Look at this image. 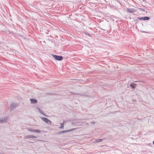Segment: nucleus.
I'll return each instance as SVG.
<instances>
[{"label":"nucleus","instance_id":"f257e3e1","mask_svg":"<svg viewBox=\"0 0 154 154\" xmlns=\"http://www.w3.org/2000/svg\"><path fill=\"white\" fill-rule=\"evenodd\" d=\"M18 106V104L17 103H12L10 104V110L11 111L13 109L15 108L16 107H17Z\"/></svg>","mask_w":154,"mask_h":154},{"label":"nucleus","instance_id":"f03ea898","mask_svg":"<svg viewBox=\"0 0 154 154\" xmlns=\"http://www.w3.org/2000/svg\"><path fill=\"white\" fill-rule=\"evenodd\" d=\"M52 56L56 60H63V57L62 56H58L55 54H53Z\"/></svg>","mask_w":154,"mask_h":154},{"label":"nucleus","instance_id":"7ed1b4c3","mask_svg":"<svg viewBox=\"0 0 154 154\" xmlns=\"http://www.w3.org/2000/svg\"><path fill=\"white\" fill-rule=\"evenodd\" d=\"M76 130L75 128H73V129H72L70 130H67L64 131H61L59 132L58 133H59V134H60L62 133L69 132L71 131H72L73 130Z\"/></svg>","mask_w":154,"mask_h":154},{"label":"nucleus","instance_id":"20e7f679","mask_svg":"<svg viewBox=\"0 0 154 154\" xmlns=\"http://www.w3.org/2000/svg\"><path fill=\"white\" fill-rule=\"evenodd\" d=\"M37 137L36 136L30 135H27L25 137V139L36 138Z\"/></svg>","mask_w":154,"mask_h":154},{"label":"nucleus","instance_id":"39448f33","mask_svg":"<svg viewBox=\"0 0 154 154\" xmlns=\"http://www.w3.org/2000/svg\"><path fill=\"white\" fill-rule=\"evenodd\" d=\"M8 119V117H5L0 119V123H5Z\"/></svg>","mask_w":154,"mask_h":154},{"label":"nucleus","instance_id":"423d86ee","mask_svg":"<svg viewBox=\"0 0 154 154\" xmlns=\"http://www.w3.org/2000/svg\"><path fill=\"white\" fill-rule=\"evenodd\" d=\"M41 119L43 121L47 123H48V122L50 123H51V122L46 118L42 117Z\"/></svg>","mask_w":154,"mask_h":154},{"label":"nucleus","instance_id":"0eeeda50","mask_svg":"<svg viewBox=\"0 0 154 154\" xmlns=\"http://www.w3.org/2000/svg\"><path fill=\"white\" fill-rule=\"evenodd\" d=\"M127 11L129 12L132 13L136 12V11L134 9L128 8Z\"/></svg>","mask_w":154,"mask_h":154},{"label":"nucleus","instance_id":"6e6552de","mask_svg":"<svg viewBox=\"0 0 154 154\" xmlns=\"http://www.w3.org/2000/svg\"><path fill=\"white\" fill-rule=\"evenodd\" d=\"M139 20H148L149 19V18L147 17H138V18Z\"/></svg>","mask_w":154,"mask_h":154},{"label":"nucleus","instance_id":"1a4fd4ad","mask_svg":"<svg viewBox=\"0 0 154 154\" xmlns=\"http://www.w3.org/2000/svg\"><path fill=\"white\" fill-rule=\"evenodd\" d=\"M30 101L32 103H37V100L35 99H30Z\"/></svg>","mask_w":154,"mask_h":154},{"label":"nucleus","instance_id":"9d476101","mask_svg":"<svg viewBox=\"0 0 154 154\" xmlns=\"http://www.w3.org/2000/svg\"><path fill=\"white\" fill-rule=\"evenodd\" d=\"M103 140V139H98L95 140L94 141V142L95 143L99 142L102 141Z\"/></svg>","mask_w":154,"mask_h":154},{"label":"nucleus","instance_id":"9b49d317","mask_svg":"<svg viewBox=\"0 0 154 154\" xmlns=\"http://www.w3.org/2000/svg\"><path fill=\"white\" fill-rule=\"evenodd\" d=\"M39 111V112L42 113V114H43V115H44L45 116H47L45 115V114L44 113V112H43L42 111V110H41L39 108H38Z\"/></svg>","mask_w":154,"mask_h":154},{"label":"nucleus","instance_id":"f8f14e48","mask_svg":"<svg viewBox=\"0 0 154 154\" xmlns=\"http://www.w3.org/2000/svg\"><path fill=\"white\" fill-rule=\"evenodd\" d=\"M65 122V121H64L63 123L60 124V126L59 127V128H62L63 127L64 123Z\"/></svg>","mask_w":154,"mask_h":154},{"label":"nucleus","instance_id":"ddd939ff","mask_svg":"<svg viewBox=\"0 0 154 154\" xmlns=\"http://www.w3.org/2000/svg\"><path fill=\"white\" fill-rule=\"evenodd\" d=\"M136 85L134 83H133L132 84H130V86L132 88H134Z\"/></svg>","mask_w":154,"mask_h":154},{"label":"nucleus","instance_id":"4468645a","mask_svg":"<svg viewBox=\"0 0 154 154\" xmlns=\"http://www.w3.org/2000/svg\"><path fill=\"white\" fill-rule=\"evenodd\" d=\"M28 130L29 131H31L32 132H35V129H33L29 128V129H28Z\"/></svg>","mask_w":154,"mask_h":154},{"label":"nucleus","instance_id":"2eb2a0df","mask_svg":"<svg viewBox=\"0 0 154 154\" xmlns=\"http://www.w3.org/2000/svg\"><path fill=\"white\" fill-rule=\"evenodd\" d=\"M41 131L39 130L35 129V132H34L41 133Z\"/></svg>","mask_w":154,"mask_h":154},{"label":"nucleus","instance_id":"dca6fc26","mask_svg":"<svg viewBox=\"0 0 154 154\" xmlns=\"http://www.w3.org/2000/svg\"><path fill=\"white\" fill-rule=\"evenodd\" d=\"M95 122H91V124H95Z\"/></svg>","mask_w":154,"mask_h":154},{"label":"nucleus","instance_id":"f3484780","mask_svg":"<svg viewBox=\"0 0 154 154\" xmlns=\"http://www.w3.org/2000/svg\"><path fill=\"white\" fill-rule=\"evenodd\" d=\"M72 125H77V124H75V123L74 122H72Z\"/></svg>","mask_w":154,"mask_h":154},{"label":"nucleus","instance_id":"a211bd4d","mask_svg":"<svg viewBox=\"0 0 154 154\" xmlns=\"http://www.w3.org/2000/svg\"><path fill=\"white\" fill-rule=\"evenodd\" d=\"M72 93L73 94L79 95V94H75L74 93Z\"/></svg>","mask_w":154,"mask_h":154},{"label":"nucleus","instance_id":"6ab92c4d","mask_svg":"<svg viewBox=\"0 0 154 154\" xmlns=\"http://www.w3.org/2000/svg\"><path fill=\"white\" fill-rule=\"evenodd\" d=\"M85 34H86V35H89V36H90V34H88V33H87V34L85 33Z\"/></svg>","mask_w":154,"mask_h":154},{"label":"nucleus","instance_id":"aec40b11","mask_svg":"<svg viewBox=\"0 0 154 154\" xmlns=\"http://www.w3.org/2000/svg\"><path fill=\"white\" fill-rule=\"evenodd\" d=\"M141 10H143V11H144V9H141Z\"/></svg>","mask_w":154,"mask_h":154},{"label":"nucleus","instance_id":"412c9836","mask_svg":"<svg viewBox=\"0 0 154 154\" xmlns=\"http://www.w3.org/2000/svg\"><path fill=\"white\" fill-rule=\"evenodd\" d=\"M153 144H154V140L153 141Z\"/></svg>","mask_w":154,"mask_h":154}]
</instances>
